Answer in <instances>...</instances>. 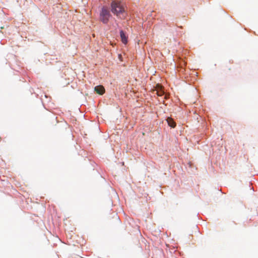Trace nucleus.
Segmentation results:
<instances>
[{"label":"nucleus","instance_id":"nucleus-3","mask_svg":"<svg viewBox=\"0 0 258 258\" xmlns=\"http://www.w3.org/2000/svg\"><path fill=\"white\" fill-rule=\"evenodd\" d=\"M233 63V60H230L227 62H226L223 67V72L227 74L230 72L233 69L232 64Z\"/></svg>","mask_w":258,"mask_h":258},{"label":"nucleus","instance_id":"nucleus-1","mask_svg":"<svg viewBox=\"0 0 258 258\" xmlns=\"http://www.w3.org/2000/svg\"><path fill=\"white\" fill-rule=\"evenodd\" d=\"M111 11L117 16L121 17V15L124 12V8L120 2H112L111 4Z\"/></svg>","mask_w":258,"mask_h":258},{"label":"nucleus","instance_id":"nucleus-7","mask_svg":"<svg viewBox=\"0 0 258 258\" xmlns=\"http://www.w3.org/2000/svg\"><path fill=\"white\" fill-rule=\"evenodd\" d=\"M164 94V92L161 89L157 90V94L158 96H162Z\"/></svg>","mask_w":258,"mask_h":258},{"label":"nucleus","instance_id":"nucleus-4","mask_svg":"<svg viewBox=\"0 0 258 258\" xmlns=\"http://www.w3.org/2000/svg\"><path fill=\"white\" fill-rule=\"evenodd\" d=\"M95 91L97 93L102 95L105 92V89L103 86L99 85L96 86L94 88Z\"/></svg>","mask_w":258,"mask_h":258},{"label":"nucleus","instance_id":"nucleus-2","mask_svg":"<svg viewBox=\"0 0 258 258\" xmlns=\"http://www.w3.org/2000/svg\"><path fill=\"white\" fill-rule=\"evenodd\" d=\"M110 17V14L109 10L106 8L103 7L100 13V21L104 24H106L108 23Z\"/></svg>","mask_w":258,"mask_h":258},{"label":"nucleus","instance_id":"nucleus-5","mask_svg":"<svg viewBox=\"0 0 258 258\" xmlns=\"http://www.w3.org/2000/svg\"><path fill=\"white\" fill-rule=\"evenodd\" d=\"M120 36L122 42L123 44H126L127 42V37L125 36L122 30H120Z\"/></svg>","mask_w":258,"mask_h":258},{"label":"nucleus","instance_id":"nucleus-6","mask_svg":"<svg viewBox=\"0 0 258 258\" xmlns=\"http://www.w3.org/2000/svg\"><path fill=\"white\" fill-rule=\"evenodd\" d=\"M168 125L172 127H174L176 125L175 122L173 121V119L171 117H168L166 119Z\"/></svg>","mask_w":258,"mask_h":258}]
</instances>
